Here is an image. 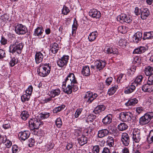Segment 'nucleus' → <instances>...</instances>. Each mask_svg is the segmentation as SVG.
<instances>
[{
  "mask_svg": "<svg viewBox=\"0 0 153 153\" xmlns=\"http://www.w3.org/2000/svg\"><path fill=\"white\" fill-rule=\"evenodd\" d=\"M8 16L6 14H4L0 17V19H1L3 21L7 22L9 19Z\"/></svg>",
  "mask_w": 153,
  "mask_h": 153,
  "instance_id": "de8ad7c7",
  "label": "nucleus"
},
{
  "mask_svg": "<svg viewBox=\"0 0 153 153\" xmlns=\"http://www.w3.org/2000/svg\"><path fill=\"white\" fill-rule=\"evenodd\" d=\"M89 15L93 18L98 19L101 17V14L99 11L96 9H93L90 10Z\"/></svg>",
  "mask_w": 153,
  "mask_h": 153,
  "instance_id": "f8f14e48",
  "label": "nucleus"
},
{
  "mask_svg": "<svg viewBox=\"0 0 153 153\" xmlns=\"http://www.w3.org/2000/svg\"><path fill=\"white\" fill-rule=\"evenodd\" d=\"M60 92V91L59 89L57 88L53 90L51 92V94L52 97H54L56 96L59 95Z\"/></svg>",
  "mask_w": 153,
  "mask_h": 153,
  "instance_id": "4c0bfd02",
  "label": "nucleus"
},
{
  "mask_svg": "<svg viewBox=\"0 0 153 153\" xmlns=\"http://www.w3.org/2000/svg\"><path fill=\"white\" fill-rule=\"evenodd\" d=\"M119 117L123 121L130 122L131 121L133 115L129 112H122L119 114Z\"/></svg>",
  "mask_w": 153,
  "mask_h": 153,
  "instance_id": "39448f33",
  "label": "nucleus"
},
{
  "mask_svg": "<svg viewBox=\"0 0 153 153\" xmlns=\"http://www.w3.org/2000/svg\"><path fill=\"white\" fill-rule=\"evenodd\" d=\"M92 96V93L90 92H88L86 93L84 97L85 99L89 103H91L93 101V99L91 98Z\"/></svg>",
  "mask_w": 153,
  "mask_h": 153,
  "instance_id": "c85d7f7f",
  "label": "nucleus"
},
{
  "mask_svg": "<svg viewBox=\"0 0 153 153\" xmlns=\"http://www.w3.org/2000/svg\"><path fill=\"white\" fill-rule=\"evenodd\" d=\"M145 74L146 76L153 75V67L148 66L145 69Z\"/></svg>",
  "mask_w": 153,
  "mask_h": 153,
  "instance_id": "bb28decb",
  "label": "nucleus"
},
{
  "mask_svg": "<svg viewBox=\"0 0 153 153\" xmlns=\"http://www.w3.org/2000/svg\"><path fill=\"white\" fill-rule=\"evenodd\" d=\"M132 134L133 140L136 143L139 142L140 140V130L137 129H134Z\"/></svg>",
  "mask_w": 153,
  "mask_h": 153,
  "instance_id": "9b49d317",
  "label": "nucleus"
},
{
  "mask_svg": "<svg viewBox=\"0 0 153 153\" xmlns=\"http://www.w3.org/2000/svg\"><path fill=\"white\" fill-rule=\"evenodd\" d=\"M59 49L58 45L56 43H54L53 45L51 48V51L53 53H56Z\"/></svg>",
  "mask_w": 153,
  "mask_h": 153,
  "instance_id": "c9c22d12",
  "label": "nucleus"
},
{
  "mask_svg": "<svg viewBox=\"0 0 153 153\" xmlns=\"http://www.w3.org/2000/svg\"><path fill=\"white\" fill-rule=\"evenodd\" d=\"M118 88V86L115 85L114 86L109 89L108 91V94L109 95L113 94Z\"/></svg>",
  "mask_w": 153,
  "mask_h": 153,
  "instance_id": "f704fd0d",
  "label": "nucleus"
},
{
  "mask_svg": "<svg viewBox=\"0 0 153 153\" xmlns=\"http://www.w3.org/2000/svg\"><path fill=\"white\" fill-rule=\"evenodd\" d=\"M29 123L30 127H32L33 129H38L41 123L40 120L35 118L31 119Z\"/></svg>",
  "mask_w": 153,
  "mask_h": 153,
  "instance_id": "6e6552de",
  "label": "nucleus"
},
{
  "mask_svg": "<svg viewBox=\"0 0 153 153\" xmlns=\"http://www.w3.org/2000/svg\"><path fill=\"white\" fill-rule=\"evenodd\" d=\"M7 39L4 38L3 36H2L0 41L1 44L3 45H5L7 43Z\"/></svg>",
  "mask_w": 153,
  "mask_h": 153,
  "instance_id": "052dcab7",
  "label": "nucleus"
},
{
  "mask_svg": "<svg viewBox=\"0 0 153 153\" xmlns=\"http://www.w3.org/2000/svg\"><path fill=\"white\" fill-rule=\"evenodd\" d=\"M17 60L15 57L13 58L9 62L10 65V66H13L17 62Z\"/></svg>",
  "mask_w": 153,
  "mask_h": 153,
  "instance_id": "8fccbe9b",
  "label": "nucleus"
},
{
  "mask_svg": "<svg viewBox=\"0 0 153 153\" xmlns=\"http://www.w3.org/2000/svg\"><path fill=\"white\" fill-rule=\"evenodd\" d=\"M44 32L43 27H38L34 31L33 34L35 36H37L42 38V34Z\"/></svg>",
  "mask_w": 153,
  "mask_h": 153,
  "instance_id": "6ab92c4d",
  "label": "nucleus"
},
{
  "mask_svg": "<svg viewBox=\"0 0 153 153\" xmlns=\"http://www.w3.org/2000/svg\"><path fill=\"white\" fill-rule=\"evenodd\" d=\"M7 137L5 135H2L0 134V143H4L7 140Z\"/></svg>",
  "mask_w": 153,
  "mask_h": 153,
  "instance_id": "49530a36",
  "label": "nucleus"
},
{
  "mask_svg": "<svg viewBox=\"0 0 153 153\" xmlns=\"http://www.w3.org/2000/svg\"><path fill=\"white\" fill-rule=\"evenodd\" d=\"M29 116V115L28 112L26 111H23L20 115L21 118L24 120H26L28 117Z\"/></svg>",
  "mask_w": 153,
  "mask_h": 153,
  "instance_id": "ea45409f",
  "label": "nucleus"
},
{
  "mask_svg": "<svg viewBox=\"0 0 153 153\" xmlns=\"http://www.w3.org/2000/svg\"><path fill=\"white\" fill-rule=\"evenodd\" d=\"M135 86L134 85L132 84L129 86L126 87L124 90L125 94H129L132 93L135 89Z\"/></svg>",
  "mask_w": 153,
  "mask_h": 153,
  "instance_id": "393cba45",
  "label": "nucleus"
},
{
  "mask_svg": "<svg viewBox=\"0 0 153 153\" xmlns=\"http://www.w3.org/2000/svg\"><path fill=\"white\" fill-rule=\"evenodd\" d=\"M112 119V115L110 114L108 115L102 119V122L105 125L108 124L111 122Z\"/></svg>",
  "mask_w": 153,
  "mask_h": 153,
  "instance_id": "cd10ccee",
  "label": "nucleus"
},
{
  "mask_svg": "<svg viewBox=\"0 0 153 153\" xmlns=\"http://www.w3.org/2000/svg\"><path fill=\"white\" fill-rule=\"evenodd\" d=\"M51 69V66L48 64L40 65L37 71L40 76L45 77L49 74Z\"/></svg>",
  "mask_w": 153,
  "mask_h": 153,
  "instance_id": "f03ea898",
  "label": "nucleus"
},
{
  "mask_svg": "<svg viewBox=\"0 0 153 153\" xmlns=\"http://www.w3.org/2000/svg\"><path fill=\"white\" fill-rule=\"evenodd\" d=\"M41 118L42 119H44L48 117L49 116V113H41L39 114Z\"/></svg>",
  "mask_w": 153,
  "mask_h": 153,
  "instance_id": "603ef678",
  "label": "nucleus"
},
{
  "mask_svg": "<svg viewBox=\"0 0 153 153\" xmlns=\"http://www.w3.org/2000/svg\"><path fill=\"white\" fill-rule=\"evenodd\" d=\"M117 19L121 23L126 22L128 23L132 21V18L131 16L121 14L117 16Z\"/></svg>",
  "mask_w": 153,
  "mask_h": 153,
  "instance_id": "423d86ee",
  "label": "nucleus"
},
{
  "mask_svg": "<svg viewBox=\"0 0 153 153\" xmlns=\"http://www.w3.org/2000/svg\"><path fill=\"white\" fill-rule=\"evenodd\" d=\"M96 117L95 115L90 114L87 117L86 121L87 123L92 122L95 119Z\"/></svg>",
  "mask_w": 153,
  "mask_h": 153,
  "instance_id": "a19ab883",
  "label": "nucleus"
},
{
  "mask_svg": "<svg viewBox=\"0 0 153 153\" xmlns=\"http://www.w3.org/2000/svg\"><path fill=\"white\" fill-rule=\"evenodd\" d=\"M33 90V87L32 85H30L26 91V94L30 96Z\"/></svg>",
  "mask_w": 153,
  "mask_h": 153,
  "instance_id": "09e8293b",
  "label": "nucleus"
},
{
  "mask_svg": "<svg viewBox=\"0 0 153 153\" xmlns=\"http://www.w3.org/2000/svg\"><path fill=\"white\" fill-rule=\"evenodd\" d=\"M97 33L96 31L91 33L88 36L89 41L92 42L94 40L97 36Z\"/></svg>",
  "mask_w": 153,
  "mask_h": 153,
  "instance_id": "72a5a7b5",
  "label": "nucleus"
},
{
  "mask_svg": "<svg viewBox=\"0 0 153 153\" xmlns=\"http://www.w3.org/2000/svg\"><path fill=\"white\" fill-rule=\"evenodd\" d=\"M107 144L110 147H113L114 144V141L113 138L110 136H108L106 139Z\"/></svg>",
  "mask_w": 153,
  "mask_h": 153,
  "instance_id": "c756f323",
  "label": "nucleus"
},
{
  "mask_svg": "<svg viewBox=\"0 0 153 153\" xmlns=\"http://www.w3.org/2000/svg\"><path fill=\"white\" fill-rule=\"evenodd\" d=\"M113 79V78L111 77H108V78L105 81V83L106 85H110L112 82Z\"/></svg>",
  "mask_w": 153,
  "mask_h": 153,
  "instance_id": "bf43d9fd",
  "label": "nucleus"
},
{
  "mask_svg": "<svg viewBox=\"0 0 153 153\" xmlns=\"http://www.w3.org/2000/svg\"><path fill=\"white\" fill-rule=\"evenodd\" d=\"M78 142L81 146H83L87 143L88 140L87 137L84 135L79 137L77 139Z\"/></svg>",
  "mask_w": 153,
  "mask_h": 153,
  "instance_id": "b1692460",
  "label": "nucleus"
},
{
  "mask_svg": "<svg viewBox=\"0 0 153 153\" xmlns=\"http://www.w3.org/2000/svg\"><path fill=\"white\" fill-rule=\"evenodd\" d=\"M75 20L76 22H75L74 20V24L72 25V33L73 34V33H74L75 32L77 28V23L76 22V19H75Z\"/></svg>",
  "mask_w": 153,
  "mask_h": 153,
  "instance_id": "864d4df0",
  "label": "nucleus"
},
{
  "mask_svg": "<svg viewBox=\"0 0 153 153\" xmlns=\"http://www.w3.org/2000/svg\"><path fill=\"white\" fill-rule=\"evenodd\" d=\"M110 149L108 147H104L103 149L102 153H110Z\"/></svg>",
  "mask_w": 153,
  "mask_h": 153,
  "instance_id": "774afa93",
  "label": "nucleus"
},
{
  "mask_svg": "<svg viewBox=\"0 0 153 153\" xmlns=\"http://www.w3.org/2000/svg\"><path fill=\"white\" fill-rule=\"evenodd\" d=\"M138 101L136 98H133L130 99L125 103L126 106H128L131 105H134L137 103Z\"/></svg>",
  "mask_w": 153,
  "mask_h": 153,
  "instance_id": "2f4dec72",
  "label": "nucleus"
},
{
  "mask_svg": "<svg viewBox=\"0 0 153 153\" xmlns=\"http://www.w3.org/2000/svg\"><path fill=\"white\" fill-rule=\"evenodd\" d=\"M142 9H139L138 7H136L134 10V13L136 15H138L141 13Z\"/></svg>",
  "mask_w": 153,
  "mask_h": 153,
  "instance_id": "0e129e2a",
  "label": "nucleus"
},
{
  "mask_svg": "<svg viewBox=\"0 0 153 153\" xmlns=\"http://www.w3.org/2000/svg\"><path fill=\"white\" fill-rule=\"evenodd\" d=\"M23 46L22 43L16 40L14 43L10 45L9 48V52L12 53L16 52L19 54L21 53Z\"/></svg>",
  "mask_w": 153,
  "mask_h": 153,
  "instance_id": "f257e3e1",
  "label": "nucleus"
},
{
  "mask_svg": "<svg viewBox=\"0 0 153 153\" xmlns=\"http://www.w3.org/2000/svg\"><path fill=\"white\" fill-rule=\"evenodd\" d=\"M30 96L26 94H23L21 97L22 101L23 102L28 101L30 98Z\"/></svg>",
  "mask_w": 153,
  "mask_h": 153,
  "instance_id": "c03bdc74",
  "label": "nucleus"
},
{
  "mask_svg": "<svg viewBox=\"0 0 153 153\" xmlns=\"http://www.w3.org/2000/svg\"><path fill=\"white\" fill-rule=\"evenodd\" d=\"M56 124L57 127L60 128L62 124L61 120L59 118H57L56 120Z\"/></svg>",
  "mask_w": 153,
  "mask_h": 153,
  "instance_id": "3c124183",
  "label": "nucleus"
},
{
  "mask_svg": "<svg viewBox=\"0 0 153 153\" xmlns=\"http://www.w3.org/2000/svg\"><path fill=\"white\" fill-rule=\"evenodd\" d=\"M105 108V107L104 105H100L96 107L93 111L94 114H97L104 111Z\"/></svg>",
  "mask_w": 153,
  "mask_h": 153,
  "instance_id": "5701e85b",
  "label": "nucleus"
},
{
  "mask_svg": "<svg viewBox=\"0 0 153 153\" xmlns=\"http://www.w3.org/2000/svg\"><path fill=\"white\" fill-rule=\"evenodd\" d=\"M153 37V32H146L144 33V38L145 39H151Z\"/></svg>",
  "mask_w": 153,
  "mask_h": 153,
  "instance_id": "58836bf2",
  "label": "nucleus"
},
{
  "mask_svg": "<svg viewBox=\"0 0 153 153\" xmlns=\"http://www.w3.org/2000/svg\"><path fill=\"white\" fill-rule=\"evenodd\" d=\"M142 33L140 32H137L134 35L133 39V41L136 43H137L140 41L142 37Z\"/></svg>",
  "mask_w": 153,
  "mask_h": 153,
  "instance_id": "4be33fe9",
  "label": "nucleus"
},
{
  "mask_svg": "<svg viewBox=\"0 0 153 153\" xmlns=\"http://www.w3.org/2000/svg\"><path fill=\"white\" fill-rule=\"evenodd\" d=\"M128 127V125L124 123H121L118 126V128L120 131L126 130Z\"/></svg>",
  "mask_w": 153,
  "mask_h": 153,
  "instance_id": "473e14b6",
  "label": "nucleus"
},
{
  "mask_svg": "<svg viewBox=\"0 0 153 153\" xmlns=\"http://www.w3.org/2000/svg\"><path fill=\"white\" fill-rule=\"evenodd\" d=\"M65 107V106L64 105H62L58 107L55 108L53 110V112L54 113H57L64 109Z\"/></svg>",
  "mask_w": 153,
  "mask_h": 153,
  "instance_id": "37998d69",
  "label": "nucleus"
},
{
  "mask_svg": "<svg viewBox=\"0 0 153 153\" xmlns=\"http://www.w3.org/2000/svg\"><path fill=\"white\" fill-rule=\"evenodd\" d=\"M142 90L144 92H151L153 91V85L147 83L143 85Z\"/></svg>",
  "mask_w": 153,
  "mask_h": 153,
  "instance_id": "aec40b11",
  "label": "nucleus"
},
{
  "mask_svg": "<svg viewBox=\"0 0 153 153\" xmlns=\"http://www.w3.org/2000/svg\"><path fill=\"white\" fill-rule=\"evenodd\" d=\"M118 30L119 32L123 34L125 33L127 31V28L125 26H121L119 27Z\"/></svg>",
  "mask_w": 153,
  "mask_h": 153,
  "instance_id": "79ce46f5",
  "label": "nucleus"
},
{
  "mask_svg": "<svg viewBox=\"0 0 153 153\" xmlns=\"http://www.w3.org/2000/svg\"><path fill=\"white\" fill-rule=\"evenodd\" d=\"M5 143H6L5 144V145L7 148H10L12 145V143L11 141H10L9 140H7H7H6Z\"/></svg>",
  "mask_w": 153,
  "mask_h": 153,
  "instance_id": "338daca9",
  "label": "nucleus"
},
{
  "mask_svg": "<svg viewBox=\"0 0 153 153\" xmlns=\"http://www.w3.org/2000/svg\"><path fill=\"white\" fill-rule=\"evenodd\" d=\"M44 57V55L41 52L36 53L35 56V59L36 63L39 64L42 62Z\"/></svg>",
  "mask_w": 153,
  "mask_h": 153,
  "instance_id": "f3484780",
  "label": "nucleus"
},
{
  "mask_svg": "<svg viewBox=\"0 0 153 153\" xmlns=\"http://www.w3.org/2000/svg\"><path fill=\"white\" fill-rule=\"evenodd\" d=\"M148 83L153 85V75L149 76L148 79Z\"/></svg>",
  "mask_w": 153,
  "mask_h": 153,
  "instance_id": "e2e57ef3",
  "label": "nucleus"
},
{
  "mask_svg": "<svg viewBox=\"0 0 153 153\" xmlns=\"http://www.w3.org/2000/svg\"><path fill=\"white\" fill-rule=\"evenodd\" d=\"M82 74L85 76H89L90 75V71L88 66H84L82 70Z\"/></svg>",
  "mask_w": 153,
  "mask_h": 153,
  "instance_id": "a878e982",
  "label": "nucleus"
},
{
  "mask_svg": "<svg viewBox=\"0 0 153 153\" xmlns=\"http://www.w3.org/2000/svg\"><path fill=\"white\" fill-rule=\"evenodd\" d=\"M95 66L97 69L99 70L102 69L105 66V62L102 60H97L94 62Z\"/></svg>",
  "mask_w": 153,
  "mask_h": 153,
  "instance_id": "4468645a",
  "label": "nucleus"
},
{
  "mask_svg": "<svg viewBox=\"0 0 153 153\" xmlns=\"http://www.w3.org/2000/svg\"><path fill=\"white\" fill-rule=\"evenodd\" d=\"M109 132L108 130L107 129L100 130L98 132L97 136L99 138H103L107 136Z\"/></svg>",
  "mask_w": 153,
  "mask_h": 153,
  "instance_id": "a211bd4d",
  "label": "nucleus"
},
{
  "mask_svg": "<svg viewBox=\"0 0 153 153\" xmlns=\"http://www.w3.org/2000/svg\"><path fill=\"white\" fill-rule=\"evenodd\" d=\"M69 56H64L61 59L57 60V64L60 67H62L66 65Z\"/></svg>",
  "mask_w": 153,
  "mask_h": 153,
  "instance_id": "9d476101",
  "label": "nucleus"
},
{
  "mask_svg": "<svg viewBox=\"0 0 153 153\" xmlns=\"http://www.w3.org/2000/svg\"><path fill=\"white\" fill-rule=\"evenodd\" d=\"M153 118V112H152L146 113L140 118L139 123L142 125L146 124L150 121Z\"/></svg>",
  "mask_w": 153,
  "mask_h": 153,
  "instance_id": "20e7f679",
  "label": "nucleus"
},
{
  "mask_svg": "<svg viewBox=\"0 0 153 153\" xmlns=\"http://www.w3.org/2000/svg\"><path fill=\"white\" fill-rule=\"evenodd\" d=\"M100 148L98 145H95L93 146L92 148V152L93 153H99Z\"/></svg>",
  "mask_w": 153,
  "mask_h": 153,
  "instance_id": "a18cd8bd",
  "label": "nucleus"
},
{
  "mask_svg": "<svg viewBox=\"0 0 153 153\" xmlns=\"http://www.w3.org/2000/svg\"><path fill=\"white\" fill-rule=\"evenodd\" d=\"M5 51L2 49H0V59L3 58L5 56Z\"/></svg>",
  "mask_w": 153,
  "mask_h": 153,
  "instance_id": "680f3d73",
  "label": "nucleus"
},
{
  "mask_svg": "<svg viewBox=\"0 0 153 153\" xmlns=\"http://www.w3.org/2000/svg\"><path fill=\"white\" fill-rule=\"evenodd\" d=\"M124 75H125L123 74H120L119 75L117 79V82L118 83H121L123 82L122 79Z\"/></svg>",
  "mask_w": 153,
  "mask_h": 153,
  "instance_id": "13d9d810",
  "label": "nucleus"
},
{
  "mask_svg": "<svg viewBox=\"0 0 153 153\" xmlns=\"http://www.w3.org/2000/svg\"><path fill=\"white\" fill-rule=\"evenodd\" d=\"M143 78V77L142 76H137L135 78L134 82L132 83V84L134 85L136 84V86L138 84H141Z\"/></svg>",
  "mask_w": 153,
  "mask_h": 153,
  "instance_id": "e433bc0d",
  "label": "nucleus"
},
{
  "mask_svg": "<svg viewBox=\"0 0 153 153\" xmlns=\"http://www.w3.org/2000/svg\"><path fill=\"white\" fill-rule=\"evenodd\" d=\"M146 50V48L144 47L140 46L135 49L133 51V53L140 54L144 52Z\"/></svg>",
  "mask_w": 153,
  "mask_h": 153,
  "instance_id": "7c9ffc66",
  "label": "nucleus"
},
{
  "mask_svg": "<svg viewBox=\"0 0 153 153\" xmlns=\"http://www.w3.org/2000/svg\"><path fill=\"white\" fill-rule=\"evenodd\" d=\"M104 51L105 52L108 54H117L118 53L117 49L116 48L113 47H106L105 48Z\"/></svg>",
  "mask_w": 153,
  "mask_h": 153,
  "instance_id": "dca6fc26",
  "label": "nucleus"
},
{
  "mask_svg": "<svg viewBox=\"0 0 153 153\" xmlns=\"http://www.w3.org/2000/svg\"><path fill=\"white\" fill-rule=\"evenodd\" d=\"M150 14L149 11L147 8L142 9L141 13V18L142 19H146Z\"/></svg>",
  "mask_w": 153,
  "mask_h": 153,
  "instance_id": "412c9836",
  "label": "nucleus"
},
{
  "mask_svg": "<svg viewBox=\"0 0 153 153\" xmlns=\"http://www.w3.org/2000/svg\"><path fill=\"white\" fill-rule=\"evenodd\" d=\"M30 135V134L29 131H25L20 132L19 136L21 140L25 141L29 137Z\"/></svg>",
  "mask_w": 153,
  "mask_h": 153,
  "instance_id": "2eb2a0df",
  "label": "nucleus"
},
{
  "mask_svg": "<svg viewBox=\"0 0 153 153\" xmlns=\"http://www.w3.org/2000/svg\"><path fill=\"white\" fill-rule=\"evenodd\" d=\"M119 43L120 45L122 47H124L126 46L127 44V42H126V40L123 39H120L119 41Z\"/></svg>",
  "mask_w": 153,
  "mask_h": 153,
  "instance_id": "4d7b16f0",
  "label": "nucleus"
},
{
  "mask_svg": "<svg viewBox=\"0 0 153 153\" xmlns=\"http://www.w3.org/2000/svg\"><path fill=\"white\" fill-rule=\"evenodd\" d=\"M69 12V10L68 7L66 6H64L62 10V13L64 15H67Z\"/></svg>",
  "mask_w": 153,
  "mask_h": 153,
  "instance_id": "5fc2aeb1",
  "label": "nucleus"
},
{
  "mask_svg": "<svg viewBox=\"0 0 153 153\" xmlns=\"http://www.w3.org/2000/svg\"><path fill=\"white\" fill-rule=\"evenodd\" d=\"M82 111V108L77 109L75 113L74 116L75 118L78 117Z\"/></svg>",
  "mask_w": 153,
  "mask_h": 153,
  "instance_id": "6e6d98bb",
  "label": "nucleus"
},
{
  "mask_svg": "<svg viewBox=\"0 0 153 153\" xmlns=\"http://www.w3.org/2000/svg\"><path fill=\"white\" fill-rule=\"evenodd\" d=\"M73 89L74 91H76L78 90L77 86L74 87L73 86L70 85L69 86L68 85H64L63 84L62 85V89L63 91L68 94H70L72 92V89Z\"/></svg>",
  "mask_w": 153,
  "mask_h": 153,
  "instance_id": "1a4fd4ad",
  "label": "nucleus"
},
{
  "mask_svg": "<svg viewBox=\"0 0 153 153\" xmlns=\"http://www.w3.org/2000/svg\"><path fill=\"white\" fill-rule=\"evenodd\" d=\"M63 85H68L74 87L77 86L76 84H77V82L75 78L74 74L73 73H70L66 77L65 81L63 82Z\"/></svg>",
  "mask_w": 153,
  "mask_h": 153,
  "instance_id": "7ed1b4c3",
  "label": "nucleus"
},
{
  "mask_svg": "<svg viewBox=\"0 0 153 153\" xmlns=\"http://www.w3.org/2000/svg\"><path fill=\"white\" fill-rule=\"evenodd\" d=\"M18 147L16 145H13L12 148L13 153H16L18 151Z\"/></svg>",
  "mask_w": 153,
  "mask_h": 153,
  "instance_id": "69168bd1",
  "label": "nucleus"
},
{
  "mask_svg": "<svg viewBox=\"0 0 153 153\" xmlns=\"http://www.w3.org/2000/svg\"><path fill=\"white\" fill-rule=\"evenodd\" d=\"M15 28L16 33L19 35L24 34L27 31L26 27L21 24L16 25Z\"/></svg>",
  "mask_w": 153,
  "mask_h": 153,
  "instance_id": "0eeeda50",
  "label": "nucleus"
},
{
  "mask_svg": "<svg viewBox=\"0 0 153 153\" xmlns=\"http://www.w3.org/2000/svg\"><path fill=\"white\" fill-rule=\"evenodd\" d=\"M121 140L123 144L126 146H127L130 142L129 137L126 133H123L122 134Z\"/></svg>",
  "mask_w": 153,
  "mask_h": 153,
  "instance_id": "ddd939ff",
  "label": "nucleus"
}]
</instances>
